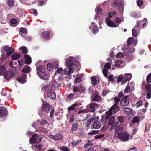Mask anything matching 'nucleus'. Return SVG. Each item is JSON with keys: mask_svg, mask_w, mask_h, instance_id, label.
<instances>
[{"mask_svg": "<svg viewBox=\"0 0 151 151\" xmlns=\"http://www.w3.org/2000/svg\"><path fill=\"white\" fill-rule=\"evenodd\" d=\"M137 5L139 6H142L143 3L142 0H138L137 2Z\"/></svg>", "mask_w": 151, "mask_h": 151, "instance_id": "e2e57ef3", "label": "nucleus"}, {"mask_svg": "<svg viewBox=\"0 0 151 151\" xmlns=\"http://www.w3.org/2000/svg\"><path fill=\"white\" fill-rule=\"evenodd\" d=\"M26 77L24 75H23L21 77H18L17 78V80L19 82L22 83H25L26 82L25 80Z\"/></svg>", "mask_w": 151, "mask_h": 151, "instance_id": "bb28decb", "label": "nucleus"}, {"mask_svg": "<svg viewBox=\"0 0 151 151\" xmlns=\"http://www.w3.org/2000/svg\"><path fill=\"white\" fill-rule=\"evenodd\" d=\"M129 103L128 99L126 98H123L121 101L120 104L122 106H127Z\"/></svg>", "mask_w": 151, "mask_h": 151, "instance_id": "b1692460", "label": "nucleus"}, {"mask_svg": "<svg viewBox=\"0 0 151 151\" xmlns=\"http://www.w3.org/2000/svg\"><path fill=\"white\" fill-rule=\"evenodd\" d=\"M53 89L52 88H50L49 89L47 94L48 97L52 99H54L56 98L55 93Z\"/></svg>", "mask_w": 151, "mask_h": 151, "instance_id": "6e6552de", "label": "nucleus"}, {"mask_svg": "<svg viewBox=\"0 0 151 151\" xmlns=\"http://www.w3.org/2000/svg\"><path fill=\"white\" fill-rule=\"evenodd\" d=\"M42 139V136L41 135L39 134H35L30 137L29 142L31 144L39 143L41 142Z\"/></svg>", "mask_w": 151, "mask_h": 151, "instance_id": "20e7f679", "label": "nucleus"}, {"mask_svg": "<svg viewBox=\"0 0 151 151\" xmlns=\"http://www.w3.org/2000/svg\"><path fill=\"white\" fill-rule=\"evenodd\" d=\"M95 12L98 15H100L102 12L101 9L99 6H97L95 9Z\"/></svg>", "mask_w": 151, "mask_h": 151, "instance_id": "79ce46f5", "label": "nucleus"}, {"mask_svg": "<svg viewBox=\"0 0 151 151\" xmlns=\"http://www.w3.org/2000/svg\"><path fill=\"white\" fill-rule=\"evenodd\" d=\"M8 5L10 7H12L14 5V2L12 0H8Z\"/></svg>", "mask_w": 151, "mask_h": 151, "instance_id": "3c124183", "label": "nucleus"}, {"mask_svg": "<svg viewBox=\"0 0 151 151\" xmlns=\"http://www.w3.org/2000/svg\"><path fill=\"white\" fill-rule=\"evenodd\" d=\"M137 28H135V27L134 28V29H133L132 30V35L133 36L136 37L139 34V33L138 32H137Z\"/></svg>", "mask_w": 151, "mask_h": 151, "instance_id": "ea45409f", "label": "nucleus"}, {"mask_svg": "<svg viewBox=\"0 0 151 151\" xmlns=\"http://www.w3.org/2000/svg\"><path fill=\"white\" fill-rule=\"evenodd\" d=\"M88 106H89V111L91 112H94L95 109L98 107V106L95 103H91Z\"/></svg>", "mask_w": 151, "mask_h": 151, "instance_id": "ddd939ff", "label": "nucleus"}, {"mask_svg": "<svg viewBox=\"0 0 151 151\" xmlns=\"http://www.w3.org/2000/svg\"><path fill=\"white\" fill-rule=\"evenodd\" d=\"M25 62L26 64L29 65L31 63V58L30 56L27 55H24Z\"/></svg>", "mask_w": 151, "mask_h": 151, "instance_id": "412c9836", "label": "nucleus"}, {"mask_svg": "<svg viewBox=\"0 0 151 151\" xmlns=\"http://www.w3.org/2000/svg\"><path fill=\"white\" fill-rule=\"evenodd\" d=\"M47 69L49 71H52V66L51 64L48 63L47 65Z\"/></svg>", "mask_w": 151, "mask_h": 151, "instance_id": "bf43d9fd", "label": "nucleus"}, {"mask_svg": "<svg viewBox=\"0 0 151 151\" xmlns=\"http://www.w3.org/2000/svg\"><path fill=\"white\" fill-rule=\"evenodd\" d=\"M124 78L126 79L128 81H130L132 77V75L130 73H127L125 74L124 75Z\"/></svg>", "mask_w": 151, "mask_h": 151, "instance_id": "f704fd0d", "label": "nucleus"}, {"mask_svg": "<svg viewBox=\"0 0 151 151\" xmlns=\"http://www.w3.org/2000/svg\"><path fill=\"white\" fill-rule=\"evenodd\" d=\"M20 31L22 33H27V29L25 28H20Z\"/></svg>", "mask_w": 151, "mask_h": 151, "instance_id": "680f3d73", "label": "nucleus"}, {"mask_svg": "<svg viewBox=\"0 0 151 151\" xmlns=\"http://www.w3.org/2000/svg\"><path fill=\"white\" fill-rule=\"evenodd\" d=\"M53 86L55 88H57L61 86V84L59 83H58L56 81H54L52 83Z\"/></svg>", "mask_w": 151, "mask_h": 151, "instance_id": "c03bdc74", "label": "nucleus"}, {"mask_svg": "<svg viewBox=\"0 0 151 151\" xmlns=\"http://www.w3.org/2000/svg\"><path fill=\"white\" fill-rule=\"evenodd\" d=\"M131 83L130 84H129L128 85L126 86V88L124 90V93H127L130 92V88L131 87Z\"/></svg>", "mask_w": 151, "mask_h": 151, "instance_id": "c9c22d12", "label": "nucleus"}, {"mask_svg": "<svg viewBox=\"0 0 151 151\" xmlns=\"http://www.w3.org/2000/svg\"><path fill=\"white\" fill-rule=\"evenodd\" d=\"M49 88V86L47 85H45L42 88V90L44 91H49V90H47L48 88Z\"/></svg>", "mask_w": 151, "mask_h": 151, "instance_id": "5fc2aeb1", "label": "nucleus"}, {"mask_svg": "<svg viewBox=\"0 0 151 151\" xmlns=\"http://www.w3.org/2000/svg\"><path fill=\"white\" fill-rule=\"evenodd\" d=\"M137 42V40L136 39L134 40L132 37L129 38L127 41V44L129 45L132 44L134 46H135Z\"/></svg>", "mask_w": 151, "mask_h": 151, "instance_id": "9b49d317", "label": "nucleus"}, {"mask_svg": "<svg viewBox=\"0 0 151 151\" xmlns=\"http://www.w3.org/2000/svg\"><path fill=\"white\" fill-rule=\"evenodd\" d=\"M124 4L121 1H120L119 3V9H118V12L120 13H122L123 12L124 10Z\"/></svg>", "mask_w": 151, "mask_h": 151, "instance_id": "a878e982", "label": "nucleus"}, {"mask_svg": "<svg viewBox=\"0 0 151 151\" xmlns=\"http://www.w3.org/2000/svg\"><path fill=\"white\" fill-rule=\"evenodd\" d=\"M7 115V111L5 107H0V117L4 119H6Z\"/></svg>", "mask_w": 151, "mask_h": 151, "instance_id": "0eeeda50", "label": "nucleus"}, {"mask_svg": "<svg viewBox=\"0 0 151 151\" xmlns=\"http://www.w3.org/2000/svg\"><path fill=\"white\" fill-rule=\"evenodd\" d=\"M78 121H77L72 125L71 127V130L73 131L75 130L78 127Z\"/></svg>", "mask_w": 151, "mask_h": 151, "instance_id": "58836bf2", "label": "nucleus"}, {"mask_svg": "<svg viewBox=\"0 0 151 151\" xmlns=\"http://www.w3.org/2000/svg\"><path fill=\"white\" fill-rule=\"evenodd\" d=\"M104 136L103 134H99L94 136L95 139H100L103 137Z\"/></svg>", "mask_w": 151, "mask_h": 151, "instance_id": "6e6d98bb", "label": "nucleus"}, {"mask_svg": "<svg viewBox=\"0 0 151 151\" xmlns=\"http://www.w3.org/2000/svg\"><path fill=\"white\" fill-rule=\"evenodd\" d=\"M111 65L109 63H106L104 65V68L105 69H109L111 68Z\"/></svg>", "mask_w": 151, "mask_h": 151, "instance_id": "864d4df0", "label": "nucleus"}, {"mask_svg": "<svg viewBox=\"0 0 151 151\" xmlns=\"http://www.w3.org/2000/svg\"><path fill=\"white\" fill-rule=\"evenodd\" d=\"M91 80L93 85H95L97 83L98 79L96 76L92 77L91 78Z\"/></svg>", "mask_w": 151, "mask_h": 151, "instance_id": "473e14b6", "label": "nucleus"}, {"mask_svg": "<svg viewBox=\"0 0 151 151\" xmlns=\"http://www.w3.org/2000/svg\"><path fill=\"white\" fill-rule=\"evenodd\" d=\"M50 108V106L47 102L44 103L42 106V110L46 113H47Z\"/></svg>", "mask_w": 151, "mask_h": 151, "instance_id": "f3484780", "label": "nucleus"}, {"mask_svg": "<svg viewBox=\"0 0 151 151\" xmlns=\"http://www.w3.org/2000/svg\"><path fill=\"white\" fill-rule=\"evenodd\" d=\"M69 68V71L66 73V74L69 75L72 74L74 71V69L73 68L71 67H68Z\"/></svg>", "mask_w": 151, "mask_h": 151, "instance_id": "8fccbe9b", "label": "nucleus"}, {"mask_svg": "<svg viewBox=\"0 0 151 151\" xmlns=\"http://www.w3.org/2000/svg\"><path fill=\"white\" fill-rule=\"evenodd\" d=\"M80 93H83L86 90V88L85 86L82 84H81L79 86Z\"/></svg>", "mask_w": 151, "mask_h": 151, "instance_id": "a19ab883", "label": "nucleus"}, {"mask_svg": "<svg viewBox=\"0 0 151 151\" xmlns=\"http://www.w3.org/2000/svg\"><path fill=\"white\" fill-rule=\"evenodd\" d=\"M145 89L147 92H151V85L149 84H147L145 86Z\"/></svg>", "mask_w": 151, "mask_h": 151, "instance_id": "37998d69", "label": "nucleus"}, {"mask_svg": "<svg viewBox=\"0 0 151 151\" xmlns=\"http://www.w3.org/2000/svg\"><path fill=\"white\" fill-rule=\"evenodd\" d=\"M62 151H70L69 149L66 147H62L60 148Z\"/></svg>", "mask_w": 151, "mask_h": 151, "instance_id": "338daca9", "label": "nucleus"}, {"mask_svg": "<svg viewBox=\"0 0 151 151\" xmlns=\"http://www.w3.org/2000/svg\"><path fill=\"white\" fill-rule=\"evenodd\" d=\"M38 76L40 78L45 80H48L49 78V75L45 70Z\"/></svg>", "mask_w": 151, "mask_h": 151, "instance_id": "f8f14e48", "label": "nucleus"}, {"mask_svg": "<svg viewBox=\"0 0 151 151\" xmlns=\"http://www.w3.org/2000/svg\"><path fill=\"white\" fill-rule=\"evenodd\" d=\"M1 51L3 52H6V54H3L2 57L0 59L2 60V61L9 58L14 51V49L10 47L9 45H6L1 48Z\"/></svg>", "mask_w": 151, "mask_h": 151, "instance_id": "f03ea898", "label": "nucleus"}, {"mask_svg": "<svg viewBox=\"0 0 151 151\" xmlns=\"http://www.w3.org/2000/svg\"><path fill=\"white\" fill-rule=\"evenodd\" d=\"M105 20L107 25L111 27H116L118 25H116L115 23L111 21L109 18H106Z\"/></svg>", "mask_w": 151, "mask_h": 151, "instance_id": "dca6fc26", "label": "nucleus"}, {"mask_svg": "<svg viewBox=\"0 0 151 151\" xmlns=\"http://www.w3.org/2000/svg\"><path fill=\"white\" fill-rule=\"evenodd\" d=\"M115 122V118L114 116H111L108 120V124L109 125L111 126L113 125Z\"/></svg>", "mask_w": 151, "mask_h": 151, "instance_id": "c85d7f7f", "label": "nucleus"}, {"mask_svg": "<svg viewBox=\"0 0 151 151\" xmlns=\"http://www.w3.org/2000/svg\"><path fill=\"white\" fill-rule=\"evenodd\" d=\"M118 121L121 123H123L124 121V117L123 116H119L117 117Z\"/></svg>", "mask_w": 151, "mask_h": 151, "instance_id": "603ef678", "label": "nucleus"}, {"mask_svg": "<svg viewBox=\"0 0 151 151\" xmlns=\"http://www.w3.org/2000/svg\"><path fill=\"white\" fill-rule=\"evenodd\" d=\"M14 75V72H6L4 74V77L6 79L8 80L13 77Z\"/></svg>", "mask_w": 151, "mask_h": 151, "instance_id": "a211bd4d", "label": "nucleus"}, {"mask_svg": "<svg viewBox=\"0 0 151 151\" xmlns=\"http://www.w3.org/2000/svg\"><path fill=\"white\" fill-rule=\"evenodd\" d=\"M30 71V68L29 66L26 65L22 70V72L26 73H28Z\"/></svg>", "mask_w": 151, "mask_h": 151, "instance_id": "e433bc0d", "label": "nucleus"}, {"mask_svg": "<svg viewBox=\"0 0 151 151\" xmlns=\"http://www.w3.org/2000/svg\"><path fill=\"white\" fill-rule=\"evenodd\" d=\"M124 111L127 115L132 114L133 112V111L132 109L127 108H125L124 109Z\"/></svg>", "mask_w": 151, "mask_h": 151, "instance_id": "393cba45", "label": "nucleus"}, {"mask_svg": "<svg viewBox=\"0 0 151 151\" xmlns=\"http://www.w3.org/2000/svg\"><path fill=\"white\" fill-rule=\"evenodd\" d=\"M142 104V101L141 100H139L136 103L135 105L136 106L139 107L141 106Z\"/></svg>", "mask_w": 151, "mask_h": 151, "instance_id": "13d9d810", "label": "nucleus"}, {"mask_svg": "<svg viewBox=\"0 0 151 151\" xmlns=\"http://www.w3.org/2000/svg\"><path fill=\"white\" fill-rule=\"evenodd\" d=\"M36 70L38 75L45 70L44 69V67L42 65H40L37 67L36 68Z\"/></svg>", "mask_w": 151, "mask_h": 151, "instance_id": "4be33fe9", "label": "nucleus"}, {"mask_svg": "<svg viewBox=\"0 0 151 151\" xmlns=\"http://www.w3.org/2000/svg\"><path fill=\"white\" fill-rule=\"evenodd\" d=\"M56 73L60 75H63L65 74V72L62 68H59L57 69L55 73V74H56Z\"/></svg>", "mask_w": 151, "mask_h": 151, "instance_id": "c756f323", "label": "nucleus"}, {"mask_svg": "<svg viewBox=\"0 0 151 151\" xmlns=\"http://www.w3.org/2000/svg\"><path fill=\"white\" fill-rule=\"evenodd\" d=\"M114 102L115 103V104L111 107L109 110L108 111L106 112V116L105 118H103L102 119V122L103 124H105L106 122V120L108 119L109 118V116L112 115L113 112L114 113H116L117 112L119 109V108L117 106L118 103L120 101V99L117 97H115L114 98Z\"/></svg>", "mask_w": 151, "mask_h": 151, "instance_id": "f257e3e1", "label": "nucleus"}, {"mask_svg": "<svg viewBox=\"0 0 151 151\" xmlns=\"http://www.w3.org/2000/svg\"><path fill=\"white\" fill-rule=\"evenodd\" d=\"M0 60L2 61L0 59ZM7 68V66L6 65H0V76H1L5 70Z\"/></svg>", "mask_w": 151, "mask_h": 151, "instance_id": "2f4dec72", "label": "nucleus"}, {"mask_svg": "<svg viewBox=\"0 0 151 151\" xmlns=\"http://www.w3.org/2000/svg\"><path fill=\"white\" fill-rule=\"evenodd\" d=\"M50 35V33L49 32L45 31L42 32V36L43 38L47 39L49 38Z\"/></svg>", "mask_w": 151, "mask_h": 151, "instance_id": "cd10ccee", "label": "nucleus"}, {"mask_svg": "<svg viewBox=\"0 0 151 151\" xmlns=\"http://www.w3.org/2000/svg\"><path fill=\"white\" fill-rule=\"evenodd\" d=\"M103 75L105 77H106L108 76V71L105 69L103 70Z\"/></svg>", "mask_w": 151, "mask_h": 151, "instance_id": "69168bd1", "label": "nucleus"}, {"mask_svg": "<svg viewBox=\"0 0 151 151\" xmlns=\"http://www.w3.org/2000/svg\"><path fill=\"white\" fill-rule=\"evenodd\" d=\"M49 137L50 138L55 140H60L63 138L62 135L60 134H57L55 135L50 134L49 135Z\"/></svg>", "mask_w": 151, "mask_h": 151, "instance_id": "4468645a", "label": "nucleus"}, {"mask_svg": "<svg viewBox=\"0 0 151 151\" xmlns=\"http://www.w3.org/2000/svg\"><path fill=\"white\" fill-rule=\"evenodd\" d=\"M124 54L122 52H119L117 54L116 57L118 58H122L124 57Z\"/></svg>", "mask_w": 151, "mask_h": 151, "instance_id": "de8ad7c7", "label": "nucleus"}, {"mask_svg": "<svg viewBox=\"0 0 151 151\" xmlns=\"http://www.w3.org/2000/svg\"><path fill=\"white\" fill-rule=\"evenodd\" d=\"M101 124L100 122H96L93 124L91 128L95 129H99L101 127Z\"/></svg>", "mask_w": 151, "mask_h": 151, "instance_id": "5701e85b", "label": "nucleus"}, {"mask_svg": "<svg viewBox=\"0 0 151 151\" xmlns=\"http://www.w3.org/2000/svg\"><path fill=\"white\" fill-rule=\"evenodd\" d=\"M147 81L149 83H151V73L149 74L147 77Z\"/></svg>", "mask_w": 151, "mask_h": 151, "instance_id": "0e129e2a", "label": "nucleus"}, {"mask_svg": "<svg viewBox=\"0 0 151 151\" xmlns=\"http://www.w3.org/2000/svg\"><path fill=\"white\" fill-rule=\"evenodd\" d=\"M125 54H128V53L134 52L135 51L134 48L132 47H129L127 45H124L122 48Z\"/></svg>", "mask_w": 151, "mask_h": 151, "instance_id": "423d86ee", "label": "nucleus"}, {"mask_svg": "<svg viewBox=\"0 0 151 151\" xmlns=\"http://www.w3.org/2000/svg\"><path fill=\"white\" fill-rule=\"evenodd\" d=\"M75 59L73 57L71 56L67 58L65 60V64L67 67H70L74 65Z\"/></svg>", "mask_w": 151, "mask_h": 151, "instance_id": "39448f33", "label": "nucleus"}, {"mask_svg": "<svg viewBox=\"0 0 151 151\" xmlns=\"http://www.w3.org/2000/svg\"><path fill=\"white\" fill-rule=\"evenodd\" d=\"M99 131L98 130H93L91 132H89L88 134L89 135H93L95 134H97L98 133Z\"/></svg>", "mask_w": 151, "mask_h": 151, "instance_id": "09e8293b", "label": "nucleus"}, {"mask_svg": "<svg viewBox=\"0 0 151 151\" xmlns=\"http://www.w3.org/2000/svg\"><path fill=\"white\" fill-rule=\"evenodd\" d=\"M124 19H121L118 17H116L115 18V22L116 23H119L121 22H123Z\"/></svg>", "mask_w": 151, "mask_h": 151, "instance_id": "052dcab7", "label": "nucleus"}, {"mask_svg": "<svg viewBox=\"0 0 151 151\" xmlns=\"http://www.w3.org/2000/svg\"><path fill=\"white\" fill-rule=\"evenodd\" d=\"M20 55L19 54L15 53L11 56V58L14 60H16L19 59L20 57Z\"/></svg>", "mask_w": 151, "mask_h": 151, "instance_id": "72a5a7b5", "label": "nucleus"}, {"mask_svg": "<svg viewBox=\"0 0 151 151\" xmlns=\"http://www.w3.org/2000/svg\"><path fill=\"white\" fill-rule=\"evenodd\" d=\"M73 91L74 92H79L80 93V91L79 90V86H73Z\"/></svg>", "mask_w": 151, "mask_h": 151, "instance_id": "4d7b16f0", "label": "nucleus"}, {"mask_svg": "<svg viewBox=\"0 0 151 151\" xmlns=\"http://www.w3.org/2000/svg\"><path fill=\"white\" fill-rule=\"evenodd\" d=\"M19 49L22 50V52L23 54H25L27 52V48L24 46H22L21 47L19 48Z\"/></svg>", "mask_w": 151, "mask_h": 151, "instance_id": "a18cd8bd", "label": "nucleus"}, {"mask_svg": "<svg viewBox=\"0 0 151 151\" xmlns=\"http://www.w3.org/2000/svg\"><path fill=\"white\" fill-rule=\"evenodd\" d=\"M81 105V104L80 103L76 102L74 104H72L70 106L68 109V110L70 111L71 110H73L77 108L80 106Z\"/></svg>", "mask_w": 151, "mask_h": 151, "instance_id": "2eb2a0df", "label": "nucleus"}, {"mask_svg": "<svg viewBox=\"0 0 151 151\" xmlns=\"http://www.w3.org/2000/svg\"><path fill=\"white\" fill-rule=\"evenodd\" d=\"M125 56L127 57V62H128L130 60H132L134 58V57L131 56V55H129V54L128 55L127 54V55H126V54H125Z\"/></svg>", "mask_w": 151, "mask_h": 151, "instance_id": "49530a36", "label": "nucleus"}, {"mask_svg": "<svg viewBox=\"0 0 151 151\" xmlns=\"http://www.w3.org/2000/svg\"><path fill=\"white\" fill-rule=\"evenodd\" d=\"M115 65L117 68H121L125 65V63L121 60H118L116 61Z\"/></svg>", "mask_w": 151, "mask_h": 151, "instance_id": "6ab92c4d", "label": "nucleus"}, {"mask_svg": "<svg viewBox=\"0 0 151 151\" xmlns=\"http://www.w3.org/2000/svg\"><path fill=\"white\" fill-rule=\"evenodd\" d=\"M140 118L137 116L134 117L132 119V122L134 123H138L140 121Z\"/></svg>", "mask_w": 151, "mask_h": 151, "instance_id": "4c0bfd02", "label": "nucleus"}, {"mask_svg": "<svg viewBox=\"0 0 151 151\" xmlns=\"http://www.w3.org/2000/svg\"><path fill=\"white\" fill-rule=\"evenodd\" d=\"M124 78L123 76L122 75H119L117 81L119 82L122 81Z\"/></svg>", "mask_w": 151, "mask_h": 151, "instance_id": "774afa93", "label": "nucleus"}, {"mask_svg": "<svg viewBox=\"0 0 151 151\" xmlns=\"http://www.w3.org/2000/svg\"><path fill=\"white\" fill-rule=\"evenodd\" d=\"M102 100L101 97L99 95L98 93H96L93 94L91 98V100L93 101H99Z\"/></svg>", "mask_w": 151, "mask_h": 151, "instance_id": "1a4fd4ad", "label": "nucleus"}, {"mask_svg": "<svg viewBox=\"0 0 151 151\" xmlns=\"http://www.w3.org/2000/svg\"><path fill=\"white\" fill-rule=\"evenodd\" d=\"M89 29L92 30L94 34H96L99 30L98 27L94 22H92Z\"/></svg>", "mask_w": 151, "mask_h": 151, "instance_id": "9d476101", "label": "nucleus"}, {"mask_svg": "<svg viewBox=\"0 0 151 151\" xmlns=\"http://www.w3.org/2000/svg\"><path fill=\"white\" fill-rule=\"evenodd\" d=\"M145 24L146 23H144L143 21H139L137 22V25L135 26V28H138L139 27H141L142 26L143 27H144Z\"/></svg>", "mask_w": 151, "mask_h": 151, "instance_id": "7c9ffc66", "label": "nucleus"}, {"mask_svg": "<svg viewBox=\"0 0 151 151\" xmlns=\"http://www.w3.org/2000/svg\"><path fill=\"white\" fill-rule=\"evenodd\" d=\"M117 137L122 142H125L129 140V134L126 131L118 132Z\"/></svg>", "mask_w": 151, "mask_h": 151, "instance_id": "7ed1b4c3", "label": "nucleus"}, {"mask_svg": "<svg viewBox=\"0 0 151 151\" xmlns=\"http://www.w3.org/2000/svg\"><path fill=\"white\" fill-rule=\"evenodd\" d=\"M125 128V125H123L122 124L119 125L115 128V133H117L118 134V132H119L122 131Z\"/></svg>", "mask_w": 151, "mask_h": 151, "instance_id": "aec40b11", "label": "nucleus"}]
</instances>
